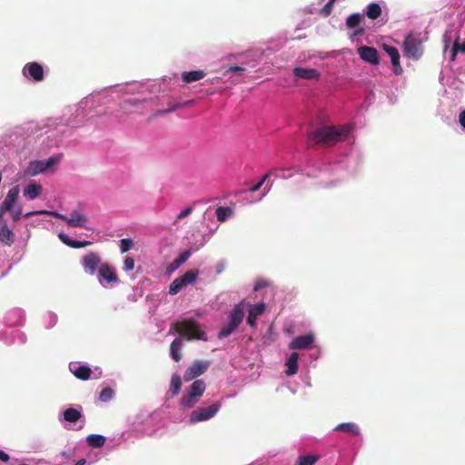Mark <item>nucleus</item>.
I'll return each mask as SVG.
<instances>
[{
    "instance_id": "1",
    "label": "nucleus",
    "mask_w": 465,
    "mask_h": 465,
    "mask_svg": "<svg viewBox=\"0 0 465 465\" xmlns=\"http://www.w3.org/2000/svg\"><path fill=\"white\" fill-rule=\"evenodd\" d=\"M350 132L351 127L348 125L339 127L328 125L317 128L311 132L309 138L316 143L331 145L345 140Z\"/></svg>"
},
{
    "instance_id": "2",
    "label": "nucleus",
    "mask_w": 465,
    "mask_h": 465,
    "mask_svg": "<svg viewBox=\"0 0 465 465\" xmlns=\"http://www.w3.org/2000/svg\"><path fill=\"white\" fill-rule=\"evenodd\" d=\"M178 332L181 338L191 340L207 341L206 333L201 330L200 325L192 320L178 321L171 324V331Z\"/></svg>"
},
{
    "instance_id": "3",
    "label": "nucleus",
    "mask_w": 465,
    "mask_h": 465,
    "mask_svg": "<svg viewBox=\"0 0 465 465\" xmlns=\"http://www.w3.org/2000/svg\"><path fill=\"white\" fill-rule=\"evenodd\" d=\"M245 302L242 301L234 306L232 312L229 317V322L223 327L219 333L218 338L223 339L232 333V331L240 325L244 317Z\"/></svg>"
},
{
    "instance_id": "4",
    "label": "nucleus",
    "mask_w": 465,
    "mask_h": 465,
    "mask_svg": "<svg viewBox=\"0 0 465 465\" xmlns=\"http://www.w3.org/2000/svg\"><path fill=\"white\" fill-rule=\"evenodd\" d=\"M39 213H48L47 212H43V211H39V212H30V213H27L25 214V217L28 218V217H31L35 214H39ZM51 215L60 219V220H63L64 222H66L67 225L70 226V227H82V228H84L86 227V224L88 223V218L86 217V215H84V213L78 212V211H73L70 214V217H67L66 215L64 214H62V213H55V212H51L49 213Z\"/></svg>"
},
{
    "instance_id": "5",
    "label": "nucleus",
    "mask_w": 465,
    "mask_h": 465,
    "mask_svg": "<svg viewBox=\"0 0 465 465\" xmlns=\"http://www.w3.org/2000/svg\"><path fill=\"white\" fill-rule=\"evenodd\" d=\"M422 39L417 34H409L403 42V54L413 60H418L423 54Z\"/></svg>"
},
{
    "instance_id": "6",
    "label": "nucleus",
    "mask_w": 465,
    "mask_h": 465,
    "mask_svg": "<svg viewBox=\"0 0 465 465\" xmlns=\"http://www.w3.org/2000/svg\"><path fill=\"white\" fill-rule=\"evenodd\" d=\"M206 389L205 382L203 380H196L190 386L187 395L181 399V405L185 409L193 408L203 396Z\"/></svg>"
},
{
    "instance_id": "7",
    "label": "nucleus",
    "mask_w": 465,
    "mask_h": 465,
    "mask_svg": "<svg viewBox=\"0 0 465 465\" xmlns=\"http://www.w3.org/2000/svg\"><path fill=\"white\" fill-rule=\"evenodd\" d=\"M222 407V403L220 401H216L215 403L204 407L199 408L193 411L190 415V423H197L200 421L208 420L211 418L214 417L215 414L219 411Z\"/></svg>"
},
{
    "instance_id": "8",
    "label": "nucleus",
    "mask_w": 465,
    "mask_h": 465,
    "mask_svg": "<svg viewBox=\"0 0 465 465\" xmlns=\"http://www.w3.org/2000/svg\"><path fill=\"white\" fill-rule=\"evenodd\" d=\"M103 263L101 256L94 252H90L82 258L83 268L89 275H94L96 271L98 272Z\"/></svg>"
},
{
    "instance_id": "9",
    "label": "nucleus",
    "mask_w": 465,
    "mask_h": 465,
    "mask_svg": "<svg viewBox=\"0 0 465 465\" xmlns=\"http://www.w3.org/2000/svg\"><path fill=\"white\" fill-rule=\"evenodd\" d=\"M210 366L208 361H195L191 366H189L183 374L185 381H192L200 375L203 374Z\"/></svg>"
},
{
    "instance_id": "10",
    "label": "nucleus",
    "mask_w": 465,
    "mask_h": 465,
    "mask_svg": "<svg viewBox=\"0 0 465 465\" xmlns=\"http://www.w3.org/2000/svg\"><path fill=\"white\" fill-rule=\"evenodd\" d=\"M19 192L20 190L18 185L12 187L8 191L4 202L0 205V219L4 216L5 213L7 211H13V208L17 206L16 202L19 196Z\"/></svg>"
},
{
    "instance_id": "11",
    "label": "nucleus",
    "mask_w": 465,
    "mask_h": 465,
    "mask_svg": "<svg viewBox=\"0 0 465 465\" xmlns=\"http://www.w3.org/2000/svg\"><path fill=\"white\" fill-rule=\"evenodd\" d=\"M97 274L99 282L102 284L104 282L107 284H114L118 282V276L115 270L107 262L101 264Z\"/></svg>"
},
{
    "instance_id": "12",
    "label": "nucleus",
    "mask_w": 465,
    "mask_h": 465,
    "mask_svg": "<svg viewBox=\"0 0 465 465\" xmlns=\"http://www.w3.org/2000/svg\"><path fill=\"white\" fill-rule=\"evenodd\" d=\"M314 342V335L308 333L295 337L289 345L292 350L310 349Z\"/></svg>"
},
{
    "instance_id": "13",
    "label": "nucleus",
    "mask_w": 465,
    "mask_h": 465,
    "mask_svg": "<svg viewBox=\"0 0 465 465\" xmlns=\"http://www.w3.org/2000/svg\"><path fill=\"white\" fill-rule=\"evenodd\" d=\"M24 74L26 76H30L35 82H40L44 79L43 66L36 62L26 64L24 67Z\"/></svg>"
},
{
    "instance_id": "14",
    "label": "nucleus",
    "mask_w": 465,
    "mask_h": 465,
    "mask_svg": "<svg viewBox=\"0 0 465 465\" xmlns=\"http://www.w3.org/2000/svg\"><path fill=\"white\" fill-rule=\"evenodd\" d=\"M358 54L363 61L371 64H378L380 63L378 52L374 47L361 46L358 48Z\"/></svg>"
},
{
    "instance_id": "15",
    "label": "nucleus",
    "mask_w": 465,
    "mask_h": 465,
    "mask_svg": "<svg viewBox=\"0 0 465 465\" xmlns=\"http://www.w3.org/2000/svg\"><path fill=\"white\" fill-rule=\"evenodd\" d=\"M362 15L360 13H354L346 19V25L349 29H354L352 36H358L364 34V28L361 26Z\"/></svg>"
},
{
    "instance_id": "16",
    "label": "nucleus",
    "mask_w": 465,
    "mask_h": 465,
    "mask_svg": "<svg viewBox=\"0 0 465 465\" xmlns=\"http://www.w3.org/2000/svg\"><path fill=\"white\" fill-rule=\"evenodd\" d=\"M383 50L390 55L391 64L393 66L394 73L400 74L402 72V68L400 64V54L396 47L389 45L387 44L382 45Z\"/></svg>"
},
{
    "instance_id": "17",
    "label": "nucleus",
    "mask_w": 465,
    "mask_h": 465,
    "mask_svg": "<svg viewBox=\"0 0 465 465\" xmlns=\"http://www.w3.org/2000/svg\"><path fill=\"white\" fill-rule=\"evenodd\" d=\"M265 309L266 305L264 302H259L257 304L251 305L248 312L249 313L247 316V323L251 327H255L257 318L265 312Z\"/></svg>"
},
{
    "instance_id": "18",
    "label": "nucleus",
    "mask_w": 465,
    "mask_h": 465,
    "mask_svg": "<svg viewBox=\"0 0 465 465\" xmlns=\"http://www.w3.org/2000/svg\"><path fill=\"white\" fill-rule=\"evenodd\" d=\"M0 242L9 246L15 242V234L8 228L4 217L0 219Z\"/></svg>"
},
{
    "instance_id": "19",
    "label": "nucleus",
    "mask_w": 465,
    "mask_h": 465,
    "mask_svg": "<svg viewBox=\"0 0 465 465\" xmlns=\"http://www.w3.org/2000/svg\"><path fill=\"white\" fill-rule=\"evenodd\" d=\"M293 74L301 79H319L320 74L316 69L313 68H303V67H295L293 69Z\"/></svg>"
},
{
    "instance_id": "20",
    "label": "nucleus",
    "mask_w": 465,
    "mask_h": 465,
    "mask_svg": "<svg viewBox=\"0 0 465 465\" xmlns=\"http://www.w3.org/2000/svg\"><path fill=\"white\" fill-rule=\"evenodd\" d=\"M70 370L77 379L82 381H87L92 374V370L89 367L84 365L75 366L74 368L70 365Z\"/></svg>"
},
{
    "instance_id": "21",
    "label": "nucleus",
    "mask_w": 465,
    "mask_h": 465,
    "mask_svg": "<svg viewBox=\"0 0 465 465\" xmlns=\"http://www.w3.org/2000/svg\"><path fill=\"white\" fill-rule=\"evenodd\" d=\"M298 360L299 354L297 352H292L286 361L287 371H285L288 376L294 375L298 371Z\"/></svg>"
},
{
    "instance_id": "22",
    "label": "nucleus",
    "mask_w": 465,
    "mask_h": 465,
    "mask_svg": "<svg viewBox=\"0 0 465 465\" xmlns=\"http://www.w3.org/2000/svg\"><path fill=\"white\" fill-rule=\"evenodd\" d=\"M205 76V73L203 70L183 72L182 74V79L184 83H193L203 79Z\"/></svg>"
},
{
    "instance_id": "23",
    "label": "nucleus",
    "mask_w": 465,
    "mask_h": 465,
    "mask_svg": "<svg viewBox=\"0 0 465 465\" xmlns=\"http://www.w3.org/2000/svg\"><path fill=\"white\" fill-rule=\"evenodd\" d=\"M42 185L30 183L24 189V195L30 200L37 198L42 193Z\"/></svg>"
},
{
    "instance_id": "24",
    "label": "nucleus",
    "mask_w": 465,
    "mask_h": 465,
    "mask_svg": "<svg viewBox=\"0 0 465 465\" xmlns=\"http://www.w3.org/2000/svg\"><path fill=\"white\" fill-rule=\"evenodd\" d=\"M334 430L343 431V432H346V433H349V434H351L354 436H357L360 434L359 427L353 422H345V423L338 424L334 428Z\"/></svg>"
},
{
    "instance_id": "25",
    "label": "nucleus",
    "mask_w": 465,
    "mask_h": 465,
    "mask_svg": "<svg viewBox=\"0 0 465 465\" xmlns=\"http://www.w3.org/2000/svg\"><path fill=\"white\" fill-rule=\"evenodd\" d=\"M182 347H183V343H182L181 338H176L175 340H173L172 341V343L170 345V354H171V357L175 361H180L182 359V355L180 353Z\"/></svg>"
},
{
    "instance_id": "26",
    "label": "nucleus",
    "mask_w": 465,
    "mask_h": 465,
    "mask_svg": "<svg viewBox=\"0 0 465 465\" xmlns=\"http://www.w3.org/2000/svg\"><path fill=\"white\" fill-rule=\"evenodd\" d=\"M105 437L99 434H91L86 438V442L90 447L100 448L105 443Z\"/></svg>"
},
{
    "instance_id": "27",
    "label": "nucleus",
    "mask_w": 465,
    "mask_h": 465,
    "mask_svg": "<svg viewBox=\"0 0 465 465\" xmlns=\"http://www.w3.org/2000/svg\"><path fill=\"white\" fill-rule=\"evenodd\" d=\"M366 15L371 19V20H375L377 18H379L381 15V8L379 4L377 3H371L370 5H367V9H366Z\"/></svg>"
},
{
    "instance_id": "28",
    "label": "nucleus",
    "mask_w": 465,
    "mask_h": 465,
    "mask_svg": "<svg viewBox=\"0 0 465 465\" xmlns=\"http://www.w3.org/2000/svg\"><path fill=\"white\" fill-rule=\"evenodd\" d=\"M81 417V411L74 408H68L64 411V419L68 422H76Z\"/></svg>"
},
{
    "instance_id": "29",
    "label": "nucleus",
    "mask_w": 465,
    "mask_h": 465,
    "mask_svg": "<svg viewBox=\"0 0 465 465\" xmlns=\"http://www.w3.org/2000/svg\"><path fill=\"white\" fill-rule=\"evenodd\" d=\"M197 276H198V271L190 270V271H187L182 276L177 277V278L183 283V285L185 287L186 285L193 283L196 280Z\"/></svg>"
},
{
    "instance_id": "30",
    "label": "nucleus",
    "mask_w": 465,
    "mask_h": 465,
    "mask_svg": "<svg viewBox=\"0 0 465 465\" xmlns=\"http://www.w3.org/2000/svg\"><path fill=\"white\" fill-rule=\"evenodd\" d=\"M47 170L44 161H35L30 163L29 171L32 175L44 173Z\"/></svg>"
},
{
    "instance_id": "31",
    "label": "nucleus",
    "mask_w": 465,
    "mask_h": 465,
    "mask_svg": "<svg viewBox=\"0 0 465 465\" xmlns=\"http://www.w3.org/2000/svg\"><path fill=\"white\" fill-rule=\"evenodd\" d=\"M182 388L181 377L177 374H173L171 379L170 391L173 396L178 395Z\"/></svg>"
},
{
    "instance_id": "32",
    "label": "nucleus",
    "mask_w": 465,
    "mask_h": 465,
    "mask_svg": "<svg viewBox=\"0 0 465 465\" xmlns=\"http://www.w3.org/2000/svg\"><path fill=\"white\" fill-rule=\"evenodd\" d=\"M232 213V210L230 207L220 206L216 209L217 220L221 223L227 220V218Z\"/></svg>"
},
{
    "instance_id": "33",
    "label": "nucleus",
    "mask_w": 465,
    "mask_h": 465,
    "mask_svg": "<svg viewBox=\"0 0 465 465\" xmlns=\"http://www.w3.org/2000/svg\"><path fill=\"white\" fill-rule=\"evenodd\" d=\"M317 460V456H300L294 465H314Z\"/></svg>"
},
{
    "instance_id": "34",
    "label": "nucleus",
    "mask_w": 465,
    "mask_h": 465,
    "mask_svg": "<svg viewBox=\"0 0 465 465\" xmlns=\"http://www.w3.org/2000/svg\"><path fill=\"white\" fill-rule=\"evenodd\" d=\"M193 103V100H189V101H186V102H184L183 104H176L173 105L172 107H170L168 109L157 111L155 113V114L156 115H163L165 114L172 113V112L175 111L177 108H180V107H183V106H189Z\"/></svg>"
},
{
    "instance_id": "35",
    "label": "nucleus",
    "mask_w": 465,
    "mask_h": 465,
    "mask_svg": "<svg viewBox=\"0 0 465 465\" xmlns=\"http://www.w3.org/2000/svg\"><path fill=\"white\" fill-rule=\"evenodd\" d=\"M191 256L190 251H185L182 252L174 261L173 262V265L174 268L180 267L182 264H183Z\"/></svg>"
},
{
    "instance_id": "36",
    "label": "nucleus",
    "mask_w": 465,
    "mask_h": 465,
    "mask_svg": "<svg viewBox=\"0 0 465 465\" xmlns=\"http://www.w3.org/2000/svg\"><path fill=\"white\" fill-rule=\"evenodd\" d=\"M114 395V391L111 388L106 387V388L103 389L102 391L100 392L99 400L101 401L106 402V401H109L110 400H112Z\"/></svg>"
},
{
    "instance_id": "37",
    "label": "nucleus",
    "mask_w": 465,
    "mask_h": 465,
    "mask_svg": "<svg viewBox=\"0 0 465 465\" xmlns=\"http://www.w3.org/2000/svg\"><path fill=\"white\" fill-rule=\"evenodd\" d=\"M184 286L183 285V283L178 280V278L174 279L172 283L170 284V287H169V293L171 295H175L177 294L178 292H181V290L183 288Z\"/></svg>"
},
{
    "instance_id": "38",
    "label": "nucleus",
    "mask_w": 465,
    "mask_h": 465,
    "mask_svg": "<svg viewBox=\"0 0 465 465\" xmlns=\"http://www.w3.org/2000/svg\"><path fill=\"white\" fill-rule=\"evenodd\" d=\"M133 247V241L130 238L122 239L120 241L121 252H126Z\"/></svg>"
},
{
    "instance_id": "39",
    "label": "nucleus",
    "mask_w": 465,
    "mask_h": 465,
    "mask_svg": "<svg viewBox=\"0 0 465 465\" xmlns=\"http://www.w3.org/2000/svg\"><path fill=\"white\" fill-rule=\"evenodd\" d=\"M334 2L329 0L327 4L321 10V15L324 17L329 16L333 9Z\"/></svg>"
},
{
    "instance_id": "40",
    "label": "nucleus",
    "mask_w": 465,
    "mask_h": 465,
    "mask_svg": "<svg viewBox=\"0 0 465 465\" xmlns=\"http://www.w3.org/2000/svg\"><path fill=\"white\" fill-rule=\"evenodd\" d=\"M63 157V154L62 153H59V154H55V155H53L51 156L47 161L45 162V164L46 166V168H50L52 165L57 163L60 162V160L62 159Z\"/></svg>"
},
{
    "instance_id": "41",
    "label": "nucleus",
    "mask_w": 465,
    "mask_h": 465,
    "mask_svg": "<svg viewBox=\"0 0 465 465\" xmlns=\"http://www.w3.org/2000/svg\"><path fill=\"white\" fill-rule=\"evenodd\" d=\"M134 264H135L134 260L132 257L128 256L124 259V269L126 272L133 271L134 269Z\"/></svg>"
},
{
    "instance_id": "42",
    "label": "nucleus",
    "mask_w": 465,
    "mask_h": 465,
    "mask_svg": "<svg viewBox=\"0 0 465 465\" xmlns=\"http://www.w3.org/2000/svg\"><path fill=\"white\" fill-rule=\"evenodd\" d=\"M8 212L11 213L13 220L16 222L21 218L22 207L20 205H17L16 207L13 208V211Z\"/></svg>"
},
{
    "instance_id": "43",
    "label": "nucleus",
    "mask_w": 465,
    "mask_h": 465,
    "mask_svg": "<svg viewBox=\"0 0 465 465\" xmlns=\"http://www.w3.org/2000/svg\"><path fill=\"white\" fill-rule=\"evenodd\" d=\"M270 177V173H266L260 182H258L255 185L250 188V192L254 193L261 189L264 182Z\"/></svg>"
},
{
    "instance_id": "44",
    "label": "nucleus",
    "mask_w": 465,
    "mask_h": 465,
    "mask_svg": "<svg viewBox=\"0 0 465 465\" xmlns=\"http://www.w3.org/2000/svg\"><path fill=\"white\" fill-rule=\"evenodd\" d=\"M245 71V68L239 65L230 66L224 73V75H228L230 73L242 74Z\"/></svg>"
},
{
    "instance_id": "45",
    "label": "nucleus",
    "mask_w": 465,
    "mask_h": 465,
    "mask_svg": "<svg viewBox=\"0 0 465 465\" xmlns=\"http://www.w3.org/2000/svg\"><path fill=\"white\" fill-rule=\"evenodd\" d=\"M91 243L92 242H89V241H82V242H80V241H74V242H73V244H71V247L74 248V249H79V248L89 246V245H91Z\"/></svg>"
},
{
    "instance_id": "46",
    "label": "nucleus",
    "mask_w": 465,
    "mask_h": 465,
    "mask_svg": "<svg viewBox=\"0 0 465 465\" xmlns=\"http://www.w3.org/2000/svg\"><path fill=\"white\" fill-rule=\"evenodd\" d=\"M452 52L454 54H457L458 52L465 53V42H463L462 44L455 42L452 48Z\"/></svg>"
},
{
    "instance_id": "47",
    "label": "nucleus",
    "mask_w": 465,
    "mask_h": 465,
    "mask_svg": "<svg viewBox=\"0 0 465 465\" xmlns=\"http://www.w3.org/2000/svg\"><path fill=\"white\" fill-rule=\"evenodd\" d=\"M193 212V208L192 207H186L185 209H183L178 215H177V219L178 220H182L185 217H187L188 215H190Z\"/></svg>"
},
{
    "instance_id": "48",
    "label": "nucleus",
    "mask_w": 465,
    "mask_h": 465,
    "mask_svg": "<svg viewBox=\"0 0 465 465\" xmlns=\"http://www.w3.org/2000/svg\"><path fill=\"white\" fill-rule=\"evenodd\" d=\"M59 239L64 243L66 244L67 246L71 247V244H73L74 242V240H72L71 238H69L66 234L64 233H59L58 235Z\"/></svg>"
},
{
    "instance_id": "49",
    "label": "nucleus",
    "mask_w": 465,
    "mask_h": 465,
    "mask_svg": "<svg viewBox=\"0 0 465 465\" xmlns=\"http://www.w3.org/2000/svg\"><path fill=\"white\" fill-rule=\"evenodd\" d=\"M268 173H270V176L272 174V175H274L275 177H278V178H282V179L287 178V175H285L283 173V171L282 170H279V169L271 171ZM290 176H291V174L288 175V177H290Z\"/></svg>"
},
{
    "instance_id": "50",
    "label": "nucleus",
    "mask_w": 465,
    "mask_h": 465,
    "mask_svg": "<svg viewBox=\"0 0 465 465\" xmlns=\"http://www.w3.org/2000/svg\"><path fill=\"white\" fill-rule=\"evenodd\" d=\"M265 286H267V282L266 281H259V282H256V283L254 284L253 290L254 291H259V290L262 289Z\"/></svg>"
},
{
    "instance_id": "51",
    "label": "nucleus",
    "mask_w": 465,
    "mask_h": 465,
    "mask_svg": "<svg viewBox=\"0 0 465 465\" xmlns=\"http://www.w3.org/2000/svg\"><path fill=\"white\" fill-rule=\"evenodd\" d=\"M459 123L465 129V109L460 113Z\"/></svg>"
},
{
    "instance_id": "52",
    "label": "nucleus",
    "mask_w": 465,
    "mask_h": 465,
    "mask_svg": "<svg viewBox=\"0 0 465 465\" xmlns=\"http://www.w3.org/2000/svg\"><path fill=\"white\" fill-rule=\"evenodd\" d=\"M9 459H10L9 455L0 450V460H2L4 462H7L9 460Z\"/></svg>"
},
{
    "instance_id": "53",
    "label": "nucleus",
    "mask_w": 465,
    "mask_h": 465,
    "mask_svg": "<svg viewBox=\"0 0 465 465\" xmlns=\"http://www.w3.org/2000/svg\"><path fill=\"white\" fill-rule=\"evenodd\" d=\"M85 463H86V460L84 459H81L80 460H78L76 462L75 465H85Z\"/></svg>"
}]
</instances>
